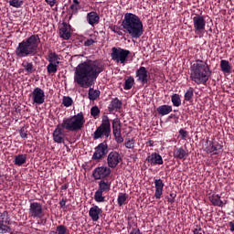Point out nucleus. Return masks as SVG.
I'll use <instances>...</instances> for the list:
<instances>
[{
  "mask_svg": "<svg viewBox=\"0 0 234 234\" xmlns=\"http://www.w3.org/2000/svg\"><path fill=\"white\" fill-rule=\"evenodd\" d=\"M105 70V66L99 60H87L78 65L75 69L74 81L87 89L92 86L97 78Z\"/></svg>",
  "mask_w": 234,
  "mask_h": 234,
  "instance_id": "1",
  "label": "nucleus"
},
{
  "mask_svg": "<svg viewBox=\"0 0 234 234\" xmlns=\"http://www.w3.org/2000/svg\"><path fill=\"white\" fill-rule=\"evenodd\" d=\"M83 125H85V115L82 112L76 115L64 118L62 123L58 124L53 132L55 144H65V131L76 133V131H81Z\"/></svg>",
  "mask_w": 234,
  "mask_h": 234,
  "instance_id": "2",
  "label": "nucleus"
},
{
  "mask_svg": "<svg viewBox=\"0 0 234 234\" xmlns=\"http://www.w3.org/2000/svg\"><path fill=\"white\" fill-rule=\"evenodd\" d=\"M211 78V69L207 62L200 59L193 61L190 66V80L197 85H204Z\"/></svg>",
  "mask_w": 234,
  "mask_h": 234,
  "instance_id": "3",
  "label": "nucleus"
},
{
  "mask_svg": "<svg viewBox=\"0 0 234 234\" xmlns=\"http://www.w3.org/2000/svg\"><path fill=\"white\" fill-rule=\"evenodd\" d=\"M124 32H127L131 37L138 39L144 36V23L140 17L133 13H126L122 22Z\"/></svg>",
  "mask_w": 234,
  "mask_h": 234,
  "instance_id": "4",
  "label": "nucleus"
},
{
  "mask_svg": "<svg viewBox=\"0 0 234 234\" xmlns=\"http://www.w3.org/2000/svg\"><path fill=\"white\" fill-rule=\"evenodd\" d=\"M39 43H41L39 36L31 35L18 44L15 50V54L17 58H28V56H34V54L37 52Z\"/></svg>",
  "mask_w": 234,
  "mask_h": 234,
  "instance_id": "5",
  "label": "nucleus"
},
{
  "mask_svg": "<svg viewBox=\"0 0 234 234\" xmlns=\"http://www.w3.org/2000/svg\"><path fill=\"white\" fill-rule=\"evenodd\" d=\"M101 136H105V138L111 136V121L107 115L102 117L101 125L93 133V140H100Z\"/></svg>",
  "mask_w": 234,
  "mask_h": 234,
  "instance_id": "6",
  "label": "nucleus"
},
{
  "mask_svg": "<svg viewBox=\"0 0 234 234\" xmlns=\"http://www.w3.org/2000/svg\"><path fill=\"white\" fill-rule=\"evenodd\" d=\"M130 54L131 51L128 49L113 47L112 48L111 58L115 63L123 64L127 61V58H129Z\"/></svg>",
  "mask_w": 234,
  "mask_h": 234,
  "instance_id": "7",
  "label": "nucleus"
},
{
  "mask_svg": "<svg viewBox=\"0 0 234 234\" xmlns=\"http://www.w3.org/2000/svg\"><path fill=\"white\" fill-rule=\"evenodd\" d=\"M10 224V215L8 211H4L0 213V233H10L12 229L9 227Z\"/></svg>",
  "mask_w": 234,
  "mask_h": 234,
  "instance_id": "8",
  "label": "nucleus"
},
{
  "mask_svg": "<svg viewBox=\"0 0 234 234\" xmlns=\"http://www.w3.org/2000/svg\"><path fill=\"white\" fill-rule=\"evenodd\" d=\"M112 133L115 142L117 144H123V137L122 136V122L118 118L112 121Z\"/></svg>",
  "mask_w": 234,
  "mask_h": 234,
  "instance_id": "9",
  "label": "nucleus"
},
{
  "mask_svg": "<svg viewBox=\"0 0 234 234\" xmlns=\"http://www.w3.org/2000/svg\"><path fill=\"white\" fill-rule=\"evenodd\" d=\"M195 34H202L206 30V19L200 15H196L193 17Z\"/></svg>",
  "mask_w": 234,
  "mask_h": 234,
  "instance_id": "10",
  "label": "nucleus"
},
{
  "mask_svg": "<svg viewBox=\"0 0 234 234\" xmlns=\"http://www.w3.org/2000/svg\"><path fill=\"white\" fill-rule=\"evenodd\" d=\"M107 153H109V145H107V141H104L95 148L92 160H101Z\"/></svg>",
  "mask_w": 234,
  "mask_h": 234,
  "instance_id": "11",
  "label": "nucleus"
},
{
  "mask_svg": "<svg viewBox=\"0 0 234 234\" xmlns=\"http://www.w3.org/2000/svg\"><path fill=\"white\" fill-rule=\"evenodd\" d=\"M29 216L32 218H41L43 217V205L37 202L31 203L29 206Z\"/></svg>",
  "mask_w": 234,
  "mask_h": 234,
  "instance_id": "12",
  "label": "nucleus"
},
{
  "mask_svg": "<svg viewBox=\"0 0 234 234\" xmlns=\"http://www.w3.org/2000/svg\"><path fill=\"white\" fill-rule=\"evenodd\" d=\"M120 162H122V155H120V153L113 151L108 154V157H107L108 167L114 169L115 167L118 166V164H120Z\"/></svg>",
  "mask_w": 234,
  "mask_h": 234,
  "instance_id": "13",
  "label": "nucleus"
},
{
  "mask_svg": "<svg viewBox=\"0 0 234 234\" xmlns=\"http://www.w3.org/2000/svg\"><path fill=\"white\" fill-rule=\"evenodd\" d=\"M111 175V168L107 166H100L93 170L92 176L95 180H101Z\"/></svg>",
  "mask_w": 234,
  "mask_h": 234,
  "instance_id": "14",
  "label": "nucleus"
},
{
  "mask_svg": "<svg viewBox=\"0 0 234 234\" xmlns=\"http://www.w3.org/2000/svg\"><path fill=\"white\" fill-rule=\"evenodd\" d=\"M32 100L37 105L45 103V91L41 88H35L32 92Z\"/></svg>",
  "mask_w": 234,
  "mask_h": 234,
  "instance_id": "15",
  "label": "nucleus"
},
{
  "mask_svg": "<svg viewBox=\"0 0 234 234\" xmlns=\"http://www.w3.org/2000/svg\"><path fill=\"white\" fill-rule=\"evenodd\" d=\"M207 145L205 148L206 153H207V154H218L220 153V151H222V144H218V143H214L211 141H207Z\"/></svg>",
  "mask_w": 234,
  "mask_h": 234,
  "instance_id": "16",
  "label": "nucleus"
},
{
  "mask_svg": "<svg viewBox=\"0 0 234 234\" xmlns=\"http://www.w3.org/2000/svg\"><path fill=\"white\" fill-rule=\"evenodd\" d=\"M135 76L137 78V81L142 83V85H145V83H147L148 71L147 69H145V67H141L140 69H138L135 72Z\"/></svg>",
  "mask_w": 234,
  "mask_h": 234,
  "instance_id": "17",
  "label": "nucleus"
},
{
  "mask_svg": "<svg viewBox=\"0 0 234 234\" xmlns=\"http://www.w3.org/2000/svg\"><path fill=\"white\" fill-rule=\"evenodd\" d=\"M59 36L66 41L70 39V25L67 24V22H63L62 26L59 27Z\"/></svg>",
  "mask_w": 234,
  "mask_h": 234,
  "instance_id": "18",
  "label": "nucleus"
},
{
  "mask_svg": "<svg viewBox=\"0 0 234 234\" xmlns=\"http://www.w3.org/2000/svg\"><path fill=\"white\" fill-rule=\"evenodd\" d=\"M146 160L152 165H162L164 164V159H162V155L158 153H153L151 155H148Z\"/></svg>",
  "mask_w": 234,
  "mask_h": 234,
  "instance_id": "19",
  "label": "nucleus"
},
{
  "mask_svg": "<svg viewBox=\"0 0 234 234\" xmlns=\"http://www.w3.org/2000/svg\"><path fill=\"white\" fill-rule=\"evenodd\" d=\"M103 213V210L98 206H93L90 208L89 216L90 217L93 222H98L100 220V215Z\"/></svg>",
  "mask_w": 234,
  "mask_h": 234,
  "instance_id": "20",
  "label": "nucleus"
},
{
  "mask_svg": "<svg viewBox=\"0 0 234 234\" xmlns=\"http://www.w3.org/2000/svg\"><path fill=\"white\" fill-rule=\"evenodd\" d=\"M154 186H155L154 197L155 198L160 199L162 198V195H164V181H162V179H155Z\"/></svg>",
  "mask_w": 234,
  "mask_h": 234,
  "instance_id": "21",
  "label": "nucleus"
},
{
  "mask_svg": "<svg viewBox=\"0 0 234 234\" xmlns=\"http://www.w3.org/2000/svg\"><path fill=\"white\" fill-rule=\"evenodd\" d=\"M86 19L91 27H94V25H98L100 23V16L98 13L91 11L87 14Z\"/></svg>",
  "mask_w": 234,
  "mask_h": 234,
  "instance_id": "22",
  "label": "nucleus"
},
{
  "mask_svg": "<svg viewBox=\"0 0 234 234\" xmlns=\"http://www.w3.org/2000/svg\"><path fill=\"white\" fill-rule=\"evenodd\" d=\"M110 112H112V111H118L122 109V101H119L118 98L113 99L109 107H108Z\"/></svg>",
  "mask_w": 234,
  "mask_h": 234,
  "instance_id": "23",
  "label": "nucleus"
},
{
  "mask_svg": "<svg viewBox=\"0 0 234 234\" xmlns=\"http://www.w3.org/2000/svg\"><path fill=\"white\" fill-rule=\"evenodd\" d=\"M157 112L161 116H165L170 112H173V107L169 105H161L157 108Z\"/></svg>",
  "mask_w": 234,
  "mask_h": 234,
  "instance_id": "24",
  "label": "nucleus"
},
{
  "mask_svg": "<svg viewBox=\"0 0 234 234\" xmlns=\"http://www.w3.org/2000/svg\"><path fill=\"white\" fill-rule=\"evenodd\" d=\"M174 157L177 158L178 160H184L187 157V153L184 148H176L174 150Z\"/></svg>",
  "mask_w": 234,
  "mask_h": 234,
  "instance_id": "25",
  "label": "nucleus"
},
{
  "mask_svg": "<svg viewBox=\"0 0 234 234\" xmlns=\"http://www.w3.org/2000/svg\"><path fill=\"white\" fill-rule=\"evenodd\" d=\"M99 191H102V193H109L111 191V183L109 181L105 182L104 180H101L99 183Z\"/></svg>",
  "mask_w": 234,
  "mask_h": 234,
  "instance_id": "26",
  "label": "nucleus"
},
{
  "mask_svg": "<svg viewBox=\"0 0 234 234\" xmlns=\"http://www.w3.org/2000/svg\"><path fill=\"white\" fill-rule=\"evenodd\" d=\"M220 69H221L222 72H224L225 74L231 73V65L229 64V61H228V60L220 61Z\"/></svg>",
  "mask_w": 234,
  "mask_h": 234,
  "instance_id": "27",
  "label": "nucleus"
},
{
  "mask_svg": "<svg viewBox=\"0 0 234 234\" xmlns=\"http://www.w3.org/2000/svg\"><path fill=\"white\" fill-rule=\"evenodd\" d=\"M61 58L56 53H49L48 57V61L53 65H59V60Z\"/></svg>",
  "mask_w": 234,
  "mask_h": 234,
  "instance_id": "28",
  "label": "nucleus"
},
{
  "mask_svg": "<svg viewBox=\"0 0 234 234\" xmlns=\"http://www.w3.org/2000/svg\"><path fill=\"white\" fill-rule=\"evenodd\" d=\"M210 202L213 204V206H218V207H224V202L220 200V196H212L209 197Z\"/></svg>",
  "mask_w": 234,
  "mask_h": 234,
  "instance_id": "29",
  "label": "nucleus"
},
{
  "mask_svg": "<svg viewBox=\"0 0 234 234\" xmlns=\"http://www.w3.org/2000/svg\"><path fill=\"white\" fill-rule=\"evenodd\" d=\"M88 94H89V99L91 101H94V100H98V98H100V90H94L92 88H90Z\"/></svg>",
  "mask_w": 234,
  "mask_h": 234,
  "instance_id": "30",
  "label": "nucleus"
},
{
  "mask_svg": "<svg viewBox=\"0 0 234 234\" xmlns=\"http://www.w3.org/2000/svg\"><path fill=\"white\" fill-rule=\"evenodd\" d=\"M27 163V154H18L15 157V165H23Z\"/></svg>",
  "mask_w": 234,
  "mask_h": 234,
  "instance_id": "31",
  "label": "nucleus"
},
{
  "mask_svg": "<svg viewBox=\"0 0 234 234\" xmlns=\"http://www.w3.org/2000/svg\"><path fill=\"white\" fill-rule=\"evenodd\" d=\"M79 10H81V5H80V4H71L69 8L70 16H76Z\"/></svg>",
  "mask_w": 234,
  "mask_h": 234,
  "instance_id": "32",
  "label": "nucleus"
},
{
  "mask_svg": "<svg viewBox=\"0 0 234 234\" xmlns=\"http://www.w3.org/2000/svg\"><path fill=\"white\" fill-rule=\"evenodd\" d=\"M171 101H172L174 107H180V105H182V100H180L179 94L172 95Z\"/></svg>",
  "mask_w": 234,
  "mask_h": 234,
  "instance_id": "33",
  "label": "nucleus"
},
{
  "mask_svg": "<svg viewBox=\"0 0 234 234\" xmlns=\"http://www.w3.org/2000/svg\"><path fill=\"white\" fill-rule=\"evenodd\" d=\"M133 85H134V78L129 77L124 82V90H131Z\"/></svg>",
  "mask_w": 234,
  "mask_h": 234,
  "instance_id": "34",
  "label": "nucleus"
},
{
  "mask_svg": "<svg viewBox=\"0 0 234 234\" xmlns=\"http://www.w3.org/2000/svg\"><path fill=\"white\" fill-rule=\"evenodd\" d=\"M94 200L96 202H105V197H103V192L101 190H97L94 195Z\"/></svg>",
  "mask_w": 234,
  "mask_h": 234,
  "instance_id": "35",
  "label": "nucleus"
},
{
  "mask_svg": "<svg viewBox=\"0 0 234 234\" xmlns=\"http://www.w3.org/2000/svg\"><path fill=\"white\" fill-rule=\"evenodd\" d=\"M117 202L120 207L123 206V204H125V202H127V194H125V193L119 194Z\"/></svg>",
  "mask_w": 234,
  "mask_h": 234,
  "instance_id": "36",
  "label": "nucleus"
},
{
  "mask_svg": "<svg viewBox=\"0 0 234 234\" xmlns=\"http://www.w3.org/2000/svg\"><path fill=\"white\" fill-rule=\"evenodd\" d=\"M10 6H13L14 8H21L23 6V0H7Z\"/></svg>",
  "mask_w": 234,
  "mask_h": 234,
  "instance_id": "37",
  "label": "nucleus"
},
{
  "mask_svg": "<svg viewBox=\"0 0 234 234\" xmlns=\"http://www.w3.org/2000/svg\"><path fill=\"white\" fill-rule=\"evenodd\" d=\"M47 70L48 74H56V72H58V65L49 62V64L47 66Z\"/></svg>",
  "mask_w": 234,
  "mask_h": 234,
  "instance_id": "38",
  "label": "nucleus"
},
{
  "mask_svg": "<svg viewBox=\"0 0 234 234\" xmlns=\"http://www.w3.org/2000/svg\"><path fill=\"white\" fill-rule=\"evenodd\" d=\"M22 67H24L27 74H32V72H34V64H32V62H27L26 64H22Z\"/></svg>",
  "mask_w": 234,
  "mask_h": 234,
  "instance_id": "39",
  "label": "nucleus"
},
{
  "mask_svg": "<svg viewBox=\"0 0 234 234\" xmlns=\"http://www.w3.org/2000/svg\"><path fill=\"white\" fill-rule=\"evenodd\" d=\"M194 90L193 88H189L185 93L186 101H191L193 99Z\"/></svg>",
  "mask_w": 234,
  "mask_h": 234,
  "instance_id": "40",
  "label": "nucleus"
},
{
  "mask_svg": "<svg viewBox=\"0 0 234 234\" xmlns=\"http://www.w3.org/2000/svg\"><path fill=\"white\" fill-rule=\"evenodd\" d=\"M73 103L72 98L69 96H64L62 100V104L64 107H70Z\"/></svg>",
  "mask_w": 234,
  "mask_h": 234,
  "instance_id": "41",
  "label": "nucleus"
},
{
  "mask_svg": "<svg viewBox=\"0 0 234 234\" xmlns=\"http://www.w3.org/2000/svg\"><path fill=\"white\" fill-rule=\"evenodd\" d=\"M100 108H98V106H93L91 107L90 109V115L93 117V118H98V116H100Z\"/></svg>",
  "mask_w": 234,
  "mask_h": 234,
  "instance_id": "42",
  "label": "nucleus"
},
{
  "mask_svg": "<svg viewBox=\"0 0 234 234\" xmlns=\"http://www.w3.org/2000/svg\"><path fill=\"white\" fill-rule=\"evenodd\" d=\"M125 147L126 149H134V140L133 139H126L125 140Z\"/></svg>",
  "mask_w": 234,
  "mask_h": 234,
  "instance_id": "43",
  "label": "nucleus"
},
{
  "mask_svg": "<svg viewBox=\"0 0 234 234\" xmlns=\"http://www.w3.org/2000/svg\"><path fill=\"white\" fill-rule=\"evenodd\" d=\"M67 233V227L64 225H59L57 227L56 234H66Z\"/></svg>",
  "mask_w": 234,
  "mask_h": 234,
  "instance_id": "44",
  "label": "nucleus"
},
{
  "mask_svg": "<svg viewBox=\"0 0 234 234\" xmlns=\"http://www.w3.org/2000/svg\"><path fill=\"white\" fill-rule=\"evenodd\" d=\"M175 198H176V193L171 192L170 197H167V200L170 202V204H175Z\"/></svg>",
  "mask_w": 234,
  "mask_h": 234,
  "instance_id": "45",
  "label": "nucleus"
},
{
  "mask_svg": "<svg viewBox=\"0 0 234 234\" xmlns=\"http://www.w3.org/2000/svg\"><path fill=\"white\" fill-rule=\"evenodd\" d=\"M179 134L181 136V140H186L188 135L187 131H186L184 129L179 130Z\"/></svg>",
  "mask_w": 234,
  "mask_h": 234,
  "instance_id": "46",
  "label": "nucleus"
},
{
  "mask_svg": "<svg viewBox=\"0 0 234 234\" xmlns=\"http://www.w3.org/2000/svg\"><path fill=\"white\" fill-rule=\"evenodd\" d=\"M67 198H62L60 201H59V206L61 207V209H67Z\"/></svg>",
  "mask_w": 234,
  "mask_h": 234,
  "instance_id": "47",
  "label": "nucleus"
},
{
  "mask_svg": "<svg viewBox=\"0 0 234 234\" xmlns=\"http://www.w3.org/2000/svg\"><path fill=\"white\" fill-rule=\"evenodd\" d=\"M19 134L21 136V138H27V130L23 127L19 130Z\"/></svg>",
  "mask_w": 234,
  "mask_h": 234,
  "instance_id": "48",
  "label": "nucleus"
},
{
  "mask_svg": "<svg viewBox=\"0 0 234 234\" xmlns=\"http://www.w3.org/2000/svg\"><path fill=\"white\" fill-rule=\"evenodd\" d=\"M91 45H94V39H92V38L87 39L84 42L85 47H90Z\"/></svg>",
  "mask_w": 234,
  "mask_h": 234,
  "instance_id": "49",
  "label": "nucleus"
},
{
  "mask_svg": "<svg viewBox=\"0 0 234 234\" xmlns=\"http://www.w3.org/2000/svg\"><path fill=\"white\" fill-rule=\"evenodd\" d=\"M193 233H194V234H204L205 232H204V230L202 229V228L198 227V228H197V229H195L193 230Z\"/></svg>",
  "mask_w": 234,
  "mask_h": 234,
  "instance_id": "50",
  "label": "nucleus"
},
{
  "mask_svg": "<svg viewBox=\"0 0 234 234\" xmlns=\"http://www.w3.org/2000/svg\"><path fill=\"white\" fill-rule=\"evenodd\" d=\"M129 234H142V231L138 228H133Z\"/></svg>",
  "mask_w": 234,
  "mask_h": 234,
  "instance_id": "51",
  "label": "nucleus"
},
{
  "mask_svg": "<svg viewBox=\"0 0 234 234\" xmlns=\"http://www.w3.org/2000/svg\"><path fill=\"white\" fill-rule=\"evenodd\" d=\"M46 3H48V5H49V6H54V5H56V0H45Z\"/></svg>",
  "mask_w": 234,
  "mask_h": 234,
  "instance_id": "52",
  "label": "nucleus"
},
{
  "mask_svg": "<svg viewBox=\"0 0 234 234\" xmlns=\"http://www.w3.org/2000/svg\"><path fill=\"white\" fill-rule=\"evenodd\" d=\"M111 30H112V32H114L116 34V32H118V30H119V27H118V26H112V27H111Z\"/></svg>",
  "mask_w": 234,
  "mask_h": 234,
  "instance_id": "53",
  "label": "nucleus"
},
{
  "mask_svg": "<svg viewBox=\"0 0 234 234\" xmlns=\"http://www.w3.org/2000/svg\"><path fill=\"white\" fill-rule=\"evenodd\" d=\"M229 228H230L229 230L233 232V231H234V223H233V221H230V222L229 223Z\"/></svg>",
  "mask_w": 234,
  "mask_h": 234,
  "instance_id": "54",
  "label": "nucleus"
},
{
  "mask_svg": "<svg viewBox=\"0 0 234 234\" xmlns=\"http://www.w3.org/2000/svg\"><path fill=\"white\" fill-rule=\"evenodd\" d=\"M61 189H69V184H65L61 186Z\"/></svg>",
  "mask_w": 234,
  "mask_h": 234,
  "instance_id": "55",
  "label": "nucleus"
},
{
  "mask_svg": "<svg viewBox=\"0 0 234 234\" xmlns=\"http://www.w3.org/2000/svg\"><path fill=\"white\" fill-rule=\"evenodd\" d=\"M115 34H118V36H123V33L120 29H118Z\"/></svg>",
  "mask_w": 234,
  "mask_h": 234,
  "instance_id": "56",
  "label": "nucleus"
},
{
  "mask_svg": "<svg viewBox=\"0 0 234 234\" xmlns=\"http://www.w3.org/2000/svg\"><path fill=\"white\" fill-rule=\"evenodd\" d=\"M73 5H80V2L78 0H73Z\"/></svg>",
  "mask_w": 234,
  "mask_h": 234,
  "instance_id": "57",
  "label": "nucleus"
},
{
  "mask_svg": "<svg viewBox=\"0 0 234 234\" xmlns=\"http://www.w3.org/2000/svg\"><path fill=\"white\" fill-rule=\"evenodd\" d=\"M150 146L153 147V143L150 142Z\"/></svg>",
  "mask_w": 234,
  "mask_h": 234,
  "instance_id": "58",
  "label": "nucleus"
},
{
  "mask_svg": "<svg viewBox=\"0 0 234 234\" xmlns=\"http://www.w3.org/2000/svg\"><path fill=\"white\" fill-rule=\"evenodd\" d=\"M65 147H67V149H69V147H68V145H67V144H65Z\"/></svg>",
  "mask_w": 234,
  "mask_h": 234,
  "instance_id": "59",
  "label": "nucleus"
}]
</instances>
